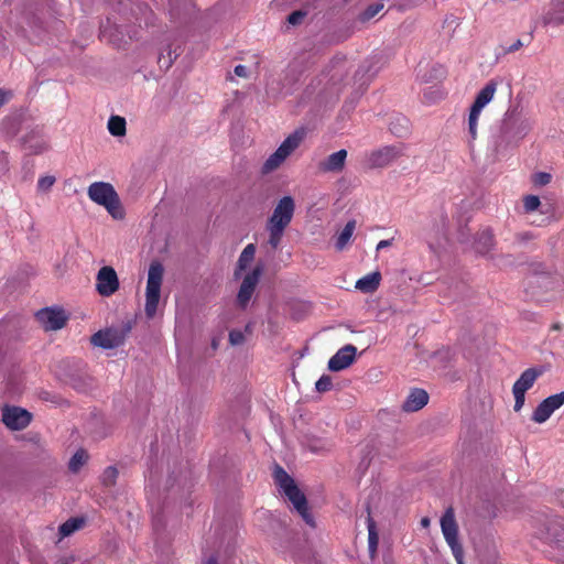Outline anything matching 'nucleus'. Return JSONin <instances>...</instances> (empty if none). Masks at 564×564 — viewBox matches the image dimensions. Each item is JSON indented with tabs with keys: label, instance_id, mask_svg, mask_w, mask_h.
<instances>
[{
	"label": "nucleus",
	"instance_id": "nucleus-1",
	"mask_svg": "<svg viewBox=\"0 0 564 564\" xmlns=\"http://www.w3.org/2000/svg\"><path fill=\"white\" fill-rule=\"evenodd\" d=\"M273 479L279 490L292 503L293 509L302 517L306 524L314 528L315 522L310 513L307 499L295 484V480L278 464H274L273 467Z\"/></svg>",
	"mask_w": 564,
	"mask_h": 564
},
{
	"label": "nucleus",
	"instance_id": "nucleus-2",
	"mask_svg": "<svg viewBox=\"0 0 564 564\" xmlns=\"http://www.w3.org/2000/svg\"><path fill=\"white\" fill-rule=\"evenodd\" d=\"M295 210V203L291 196L282 197L267 221L269 232L268 243L276 249L282 240L285 229L291 224Z\"/></svg>",
	"mask_w": 564,
	"mask_h": 564
},
{
	"label": "nucleus",
	"instance_id": "nucleus-3",
	"mask_svg": "<svg viewBox=\"0 0 564 564\" xmlns=\"http://www.w3.org/2000/svg\"><path fill=\"white\" fill-rule=\"evenodd\" d=\"M88 197L96 204L104 206L115 219H122L124 216L119 196L110 183L95 182L89 185Z\"/></svg>",
	"mask_w": 564,
	"mask_h": 564
},
{
	"label": "nucleus",
	"instance_id": "nucleus-4",
	"mask_svg": "<svg viewBox=\"0 0 564 564\" xmlns=\"http://www.w3.org/2000/svg\"><path fill=\"white\" fill-rule=\"evenodd\" d=\"M442 534L457 564H465L464 547L459 541V528L452 506L447 507L440 520Z\"/></svg>",
	"mask_w": 564,
	"mask_h": 564
},
{
	"label": "nucleus",
	"instance_id": "nucleus-5",
	"mask_svg": "<svg viewBox=\"0 0 564 564\" xmlns=\"http://www.w3.org/2000/svg\"><path fill=\"white\" fill-rule=\"evenodd\" d=\"M132 330L131 322L122 323L118 327L100 329L90 337V343L104 349H113L121 346Z\"/></svg>",
	"mask_w": 564,
	"mask_h": 564
},
{
	"label": "nucleus",
	"instance_id": "nucleus-6",
	"mask_svg": "<svg viewBox=\"0 0 564 564\" xmlns=\"http://www.w3.org/2000/svg\"><path fill=\"white\" fill-rule=\"evenodd\" d=\"M163 272L164 269L160 262H152L150 264L145 293V314L150 318L155 315L158 310Z\"/></svg>",
	"mask_w": 564,
	"mask_h": 564
},
{
	"label": "nucleus",
	"instance_id": "nucleus-7",
	"mask_svg": "<svg viewBox=\"0 0 564 564\" xmlns=\"http://www.w3.org/2000/svg\"><path fill=\"white\" fill-rule=\"evenodd\" d=\"M497 91V83L489 80L477 94L474 104L470 107L468 117V133L470 141H475L477 138L478 119L481 110L488 105Z\"/></svg>",
	"mask_w": 564,
	"mask_h": 564
},
{
	"label": "nucleus",
	"instance_id": "nucleus-8",
	"mask_svg": "<svg viewBox=\"0 0 564 564\" xmlns=\"http://www.w3.org/2000/svg\"><path fill=\"white\" fill-rule=\"evenodd\" d=\"M303 137L304 132L300 130L290 134L275 150V152L265 160L262 166V172L270 173L276 170L286 160V158L300 147Z\"/></svg>",
	"mask_w": 564,
	"mask_h": 564
},
{
	"label": "nucleus",
	"instance_id": "nucleus-9",
	"mask_svg": "<svg viewBox=\"0 0 564 564\" xmlns=\"http://www.w3.org/2000/svg\"><path fill=\"white\" fill-rule=\"evenodd\" d=\"M32 417V413L21 406L6 404L2 408V422L11 431L24 430Z\"/></svg>",
	"mask_w": 564,
	"mask_h": 564
},
{
	"label": "nucleus",
	"instance_id": "nucleus-10",
	"mask_svg": "<svg viewBox=\"0 0 564 564\" xmlns=\"http://www.w3.org/2000/svg\"><path fill=\"white\" fill-rule=\"evenodd\" d=\"M119 279L116 270L110 265L99 269L96 275V291L104 297L113 295L119 290Z\"/></svg>",
	"mask_w": 564,
	"mask_h": 564
},
{
	"label": "nucleus",
	"instance_id": "nucleus-11",
	"mask_svg": "<svg viewBox=\"0 0 564 564\" xmlns=\"http://www.w3.org/2000/svg\"><path fill=\"white\" fill-rule=\"evenodd\" d=\"M35 317L45 330L62 329L68 321L65 311L58 307L42 308L35 314Z\"/></svg>",
	"mask_w": 564,
	"mask_h": 564
},
{
	"label": "nucleus",
	"instance_id": "nucleus-12",
	"mask_svg": "<svg viewBox=\"0 0 564 564\" xmlns=\"http://www.w3.org/2000/svg\"><path fill=\"white\" fill-rule=\"evenodd\" d=\"M263 272V267L258 264L249 272L242 280L240 289L237 294V304L241 308H246L251 300L254 290L259 283L260 276Z\"/></svg>",
	"mask_w": 564,
	"mask_h": 564
},
{
	"label": "nucleus",
	"instance_id": "nucleus-13",
	"mask_svg": "<svg viewBox=\"0 0 564 564\" xmlns=\"http://www.w3.org/2000/svg\"><path fill=\"white\" fill-rule=\"evenodd\" d=\"M564 404V391L552 394L544 399L532 413V421L535 423H544L550 416Z\"/></svg>",
	"mask_w": 564,
	"mask_h": 564
},
{
	"label": "nucleus",
	"instance_id": "nucleus-14",
	"mask_svg": "<svg viewBox=\"0 0 564 564\" xmlns=\"http://www.w3.org/2000/svg\"><path fill=\"white\" fill-rule=\"evenodd\" d=\"M402 155L399 147L387 145L372 151L368 156V162L371 167H384Z\"/></svg>",
	"mask_w": 564,
	"mask_h": 564
},
{
	"label": "nucleus",
	"instance_id": "nucleus-15",
	"mask_svg": "<svg viewBox=\"0 0 564 564\" xmlns=\"http://www.w3.org/2000/svg\"><path fill=\"white\" fill-rule=\"evenodd\" d=\"M357 348L348 344L341 347L328 361V369L340 371L349 367L356 358Z\"/></svg>",
	"mask_w": 564,
	"mask_h": 564
},
{
	"label": "nucleus",
	"instance_id": "nucleus-16",
	"mask_svg": "<svg viewBox=\"0 0 564 564\" xmlns=\"http://www.w3.org/2000/svg\"><path fill=\"white\" fill-rule=\"evenodd\" d=\"M543 375L542 368H528L525 369L518 380L513 383L512 390L524 393L530 390L539 377Z\"/></svg>",
	"mask_w": 564,
	"mask_h": 564
},
{
	"label": "nucleus",
	"instance_id": "nucleus-17",
	"mask_svg": "<svg viewBox=\"0 0 564 564\" xmlns=\"http://www.w3.org/2000/svg\"><path fill=\"white\" fill-rule=\"evenodd\" d=\"M429 402V393L419 388H414L410 391L405 401L402 404L404 412H416L424 408Z\"/></svg>",
	"mask_w": 564,
	"mask_h": 564
},
{
	"label": "nucleus",
	"instance_id": "nucleus-18",
	"mask_svg": "<svg viewBox=\"0 0 564 564\" xmlns=\"http://www.w3.org/2000/svg\"><path fill=\"white\" fill-rule=\"evenodd\" d=\"M347 151L341 149L328 155V158L321 162L319 169L323 172H340L345 166Z\"/></svg>",
	"mask_w": 564,
	"mask_h": 564
},
{
	"label": "nucleus",
	"instance_id": "nucleus-19",
	"mask_svg": "<svg viewBox=\"0 0 564 564\" xmlns=\"http://www.w3.org/2000/svg\"><path fill=\"white\" fill-rule=\"evenodd\" d=\"M381 281V273L379 271L366 274L357 280L355 288L365 293L370 294L378 290Z\"/></svg>",
	"mask_w": 564,
	"mask_h": 564
},
{
	"label": "nucleus",
	"instance_id": "nucleus-20",
	"mask_svg": "<svg viewBox=\"0 0 564 564\" xmlns=\"http://www.w3.org/2000/svg\"><path fill=\"white\" fill-rule=\"evenodd\" d=\"M495 245V237L490 229H484L478 232L477 238L475 240V249L478 253L486 254L488 253Z\"/></svg>",
	"mask_w": 564,
	"mask_h": 564
},
{
	"label": "nucleus",
	"instance_id": "nucleus-21",
	"mask_svg": "<svg viewBox=\"0 0 564 564\" xmlns=\"http://www.w3.org/2000/svg\"><path fill=\"white\" fill-rule=\"evenodd\" d=\"M254 254H256V246L253 243L247 245L239 256L237 267L234 272V275L236 279H238L240 276V273L242 271H245L249 267V264L253 261Z\"/></svg>",
	"mask_w": 564,
	"mask_h": 564
},
{
	"label": "nucleus",
	"instance_id": "nucleus-22",
	"mask_svg": "<svg viewBox=\"0 0 564 564\" xmlns=\"http://www.w3.org/2000/svg\"><path fill=\"white\" fill-rule=\"evenodd\" d=\"M356 228V220H349L340 234L336 237L335 248L337 251H343L349 243Z\"/></svg>",
	"mask_w": 564,
	"mask_h": 564
},
{
	"label": "nucleus",
	"instance_id": "nucleus-23",
	"mask_svg": "<svg viewBox=\"0 0 564 564\" xmlns=\"http://www.w3.org/2000/svg\"><path fill=\"white\" fill-rule=\"evenodd\" d=\"M367 528H368V549H369L370 556L373 557L377 552V547H378V543H379V534L377 532L376 522L370 517V514L368 516V519H367Z\"/></svg>",
	"mask_w": 564,
	"mask_h": 564
},
{
	"label": "nucleus",
	"instance_id": "nucleus-24",
	"mask_svg": "<svg viewBox=\"0 0 564 564\" xmlns=\"http://www.w3.org/2000/svg\"><path fill=\"white\" fill-rule=\"evenodd\" d=\"M108 130L113 137H123L126 134V119L120 116H111L108 120Z\"/></svg>",
	"mask_w": 564,
	"mask_h": 564
},
{
	"label": "nucleus",
	"instance_id": "nucleus-25",
	"mask_svg": "<svg viewBox=\"0 0 564 564\" xmlns=\"http://www.w3.org/2000/svg\"><path fill=\"white\" fill-rule=\"evenodd\" d=\"M84 525V519L82 518H72L64 522L59 527V535L61 538H66L83 528Z\"/></svg>",
	"mask_w": 564,
	"mask_h": 564
},
{
	"label": "nucleus",
	"instance_id": "nucleus-26",
	"mask_svg": "<svg viewBox=\"0 0 564 564\" xmlns=\"http://www.w3.org/2000/svg\"><path fill=\"white\" fill-rule=\"evenodd\" d=\"M540 205H541V200L535 195H527L523 198V208L527 213L536 210Z\"/></svg>",
	"mask_w": 564,
	"mask_h": 564
},
{
	"label": "nucleus",
	"instance_id": "nucleus-27",
	"mask_svg": "<svg viewBox=\"0 0 564 564\" xmlns=\"http://www.w3.org/2000/svg\"><path fill=\"white\" fill-rule=\"evenodd\" d=\"M383 9L382 3H375L369 6L360 15L361 21H368L375 18Z\"/></svg>",
	"mask_w": 564,
	"mask_h": 564
},
{
	"label": "nucleus",
	"instance_id": "nucleus-28",
	"mask_svg": "<svg viewBox=\"0 0 564 564\" xmlns=\"http://www.w3.org/2000/svg\"><path fill=\"white\" fill-rule=\"evenodd\" d=\"M333 381L332 378L327 375L322 376L315 383V388L318 392H327L332 389Z\"/></svg>",
	"mask_w": 564,
	"mask_h": 564
},
{
	"label": "nucleus",
	"instance_id": "nucleus-29",
	"mask_svg": "<svg viewBox=\"0 0 564 564\" xmlns=\"http://www.w3.org/2000/svg\"><path fill=\"white\" fill-rule=\"evenodd\" d=\"M55 181L56 180L54 176H42L37 181V189L42 192H47L54 185Z\"/></svg>",
	"mask_w": 564,
	"mask_h": 564
},
{
	"label": "nucleus",
	"instance_id": "nucleus-30",
	"mask_svg": "<svg viewBox=\"0 0 564 564\" xmlns=\"http://www.w3.org/2000/svg\"><path fill=\"white\" fill-rule=\"evenodd\" d=\"M118 470L115 467H108L102 474V482L106 486H111L115 484L117 478Z\"/></svg>",
	"mask_w": 564,
	"mask_h": 564
},
{
	"label": "nucleus",
	"instance_id": "nucleus-31",
	"mask_svg": "<svg viewBox=\"0 0 564 564\" xmlns=\"http://www.w3.org/2000/svg\"><path fill=\"white\" fill-rule=\"evenodd\" d=\"M305 15H306V13L304 11H301V10L293 11L292 13L289 14L288 22L291 25H297V24L302 23Z\"/></svg>",
	"mask_w": 564,
	"mask_h": 564
},
{
	"label": "nucleus",
	"instance_id": "nucleus-32",
	"mask_svg": "<svg viewBox=\"0 0 564 564\" xmlns=\"http://www.w3.org/2000/svg\"><path fill=\"white\" fill-rule=\"evenodd\" d=\"M229 343L232 346H238L245 343V335L242 332L234 329L229 333Z\"/></svg>",
	"mask_w": 564,
	"mask_h": 564
},
{
	"label": "nucleus",
	"instance_id": "nucleus-33",
	"mask_svg": "<svg viewBox=\"0 0 564 564\" xmlns=\"http://www.w3.org/2000/svg\"><path fill=\"white\" fill-rule=\"evenodd\" d=\"M551 178H552L551 174L545 173V172H540L534 175L533 182L535 185L544 186L551 182Z\"/></svg>",
	"mask_w": 564,
	"mask_h": 564
},
{
	"label": "nucleus",
	"instance_id": "nucleus-34",
	"mask_svg": "<svg viewBox=\"0 0 564 564\" xmlns=\"http://www.w3.org/2000/svg\"><path fill=\"white\" fill-rule=\"evenodd\" d=\"M512 393H513V397H514L513 410L516 412H519L523 408V405H524L525 394L521 393V392H518V391H514V390H512Z\"/></svg>",
	"mask_w": 564,
	"mask_h": 564
},
{
	"label": "nucleus",
	"instance_id": "nucleus-35",
	"mask_svg": "<svg viewBox=\"0 0 564 564\" xmlns=\"http://www.w3.org/2000/svg\"><path fill=\"white\" fill-rule=\"evenodd\" d=\"M169 57L165 58L163 54H160L158 62L161 65V67L169 68L172 65L173 58H172V52L169 51L167 53Z\"/></svg>",
	"mask_w": 564,
	"mask_h": 564
},
{
	"label": "nucleus",
	"instance_id": "nucleus-36",
	"mask_svg": "<svg viewBox=\"0 0 564 564\" xmlns=\"http://www.w3.org/2000/svg\"><path fill=\"white\" fill-rule=\"evenodd\" d=\"M41 399L44 401H50L52 403H58L59 398L57 395H52L48 391H43L40 394Z\"/></svg>",
	"mask_w": 564,
	"mask_h": 564
},
{
	"label": "nucleus",
	"instance_id": "nucleus-37",
	"mask_svg": "<svg viewBox=\"0 0 564 564\" xmlns=\"http://www.w3.org/2000/svg\"><path fill=\"white\" fill-rule=\"evenodd\" d=\"M522 46H524V43L520 39H518L509 47H507L505 50V52L506 53H513V52H517L518 50H520Z\"/></svg>",
	"mask_w": 564,
	"mask_h": 564
},
{
	"label": "nucleus",
	"instance_id": "nucleus-38",
	"mask_svg": "<svg viewBox=\"0 0 564 564\" xmlns=\"http://www.w3.org/2000/svg\"><path fill=\"white\" fill-rule=\"evenodd\" d=\"M85 460H69L68 468L72 473H77L83 467Z\"/></svg>",
	"mask_w": 564,
	"mask_h": 564
},
{
	"label": "nucleus",
	"instance_id": "nucleus-39",
	"mask_svg": "<svg viewBox=\"0 0 564 564\" xmlns=\"http://www.w3.org/2000/svg\"><path fill=\"white\" fill-rule=\"evenodd\" d=\"M517 240L520 242H524L534 238L533 234L530 231L520 232L516 236Z\"/></svg>",
	"mask_w": 564,
	"mask_h": 564
},
{
	"label": "nucleus",
	"instance_id": "nucleus-40",
	"mask_svg": "<svg viewBox=\"0 0 564 564\" xmlns=\"http://www.w3.org/2000/svg\"><path fill=\"white\" fill-rule=\"evenodd\" d=\"M235 74L239 77H247L248 76V68L245 65H237L235 67Z\"/></svg>",
	"mask_w": 564,
	"mask_h": 564
},
{
	"label": "nucleus",
	"instance_id": "nucleus-41",
	"mask_svg": "<svg viewBox=\"0 0 564 564\" xmlns=\"http://www.w3.org/2000/svg\"><path fill=\"white\" fill-rule=\"evenodd\" d=\"M10 98V93L0 89V107L3 106Z\"/></svg>",
	"mask_w": 564,
	"mask_h": 564
},
{
	"label": "nucleus",
	"instance_id": "nucleus-42",
	"mask_svg": "<svg viewBox=\"0 0 564 564\" xmlns=\"http://www.w3.org/2000/svg\"><path fill=\"white\" fill-rule=\"evenodd\" d=\"M72 458H76V459H79V458H88V454L85 449L80 448L78 449Z\"/></svg>",
	"mask_w": 564,
	"mask_h": 564
},
{
	"label": "nucleus",
	"instance_id": "nucleus-43",
	"mask_svg": "<svg viewBox=\"0 0 564 564\" xmlns=\"http://www.w3.org/2000/svg\"><path fill=\"white\" fill-rule=\"evenodd\" d=\"M391 243H392V240H381L377 245V250L384 249V248L391 246Z\"/></svg>",
	"mask_w": 564,
	"mask_h": 564
},
{
	"label": "nucleus",
	"instance_id": "nucleus-44",
	"mask_svg": "<svg viewBox=\"0 0 564 564\" xmlns=\"http://www.w3.org/2000/svg\"><path fill=\"white\" fill-rule=\"evenodd\" d=\"M430 523H431L430 518L424 517V518H422V519H421V525H422L423 528H429V527H430Z\"/></svg>",
	"mask_w": 564,
	"mask_h": 564
},
{
	"label": "nucleus",
	"instance_id": "nucleus-45",
	"mask_svg": "<svg viewBox=\"0 0 564 564\" xmlns=\"http://www.w3.org/2000/svg\"><path fill=\"white\" fill-rule=\"evenodd\" d=\"M206 564H218V563H217V560L215 557H210V558H208Z\"/></svg>",
	"mask_w": 564,
	"mask_h": 564
},
{
	"label": "nucleus",
	"instance_id": "nucleus-46",
	"mask_svg": "<svg viewBox=\"0 0 564 564\" xmlns=\"http://www.w3.org/2000/svg\"><path fill=\"white\" fill-rule=\"evenodd\" d=\"M552 328H553V329H560V326H558L557 324H554V325L552 326Z\"/></svg>",
	"mask_w": 564,
	"mask_h": 564
},
{
	"label": "nucleus",
	"instance_id": "nucleus-47",
	"mask_svg": "<svg viewBox=\"0 0 564 564\" xmlns=\"http://www.w3.org/2000/svg\"><path fill=\"white\" fill-rule=\"evenodd\" d=\"M555 543H557L561 547H564L560 540H556Z\"/></svg>",
	"mask_w": 564,
	"mask_h": 564
},
{
	"label": "nucleus",
	"instance_id": "nucleus-48",
	"mask_svg": "<svg viewBox=\"0 0 564 564\" xmlns=\"http://www.w3.org/2000/svg\"><path fill=\"white\" fill-rule=\"evenodd\" d=\"M392 132H393L394 134H399V135L401 134L399 131H394V130H392Z\"/></svg>",
	"mask_w": 564,
	"mask_h": 564
},
{
	"label": "nucleus",
	"instance_id": "nucleus-49",
	"mask_svg": "<svg viewBox=\"0 0 564 564\" xmlns=\"http://www.w3.org/2000/svg\"><path fill=\"white\" fill-rule=\"evenodd\" d=\"M61 564H66V563H61Z\"/></svg>",
	"mask_w": 564,
	"mask_h": 564
}]
</instances>
